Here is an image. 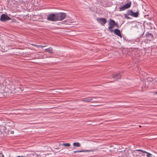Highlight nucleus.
<instances>
[{
	"mask_svg": "<svg viewBox=\"0 0 157 157\" xmlns=\"http://www.w3.org/2000/svg\"><path fill=\"white\" fill-rule=\"evenodd\" d=\"M57 21H62L66 17V15L64 13H56Z\"/></svg>",
	"mask_w": 157,
	"mask_h": 157,
	"instance_id": "1",
	"label": "nucleus"
},
{
	"mask_svg": "<svg viewBox=\"0 0 157 157\" xmlns=\"http://www.w3.org/2000/svg\"><path fill=\"white\" fill-rule=\"evenodd\" d=\"M47 19L49 21H57L56 13L49 14L48 15Z\"/></svg>",
	"mask_w": 157,
	"mask_h": 157,
	"instance_id": "2",
	"label": "nucleus"
},
{
	"mask_svg": "<svg viewBox=\"0 0 157 157\" xmlns=\"http://www.w3.org/2000/svg\"><path fill=\"white\" fill-rule=\"evenodd\" d=\"M115 22V21L111 19L109 20L108 24L109 26L108 27V29L111 33L113 31V30L112 29L114 27Z\"/></svg>",
	"mask_w": 157,
	"mask_h": 157,
	"instance_id": "3",
	"label": "nucleus"
},
{
	"mask_svg": "<svg viewBox=\"0 0 157 157\" xmlns=\"http://www.w3.org/2000/svg\"><path fill=\"white\" fill-rule=\"evenodd\" d=\"M127 15H130L133 17H138L139 14V11H137L136 12H133L132 10H128L127 12Z\"/></svg>",
	"mask_w": 157,
	"mask_h": 157,
	"instance_id": "4",
	"label": "nucleus"
},
{
	"mask_svg": "<svg viewBox=\"0 0 157 157\" xmlns=\"http://www.w3.org/2000/svg\"><path fill=\"white\" fill-rule=\"evenodd\" d=\"M97 20L101 25L104 26L106 23L107 21L105 18H97Z\"/></svg>",
	"mask_w": 157,
	"mask_h": 157,
	"instance_id": "5",
	"label": "nucleus"
},
{
	"mask_svg": "<svg viewBox=\"0 0 157 157\" xmlns=\"http://www.w3.org/2000/svg\"><path fill=\"white\" fill-rule=\"evenodd\" d=\"M11 19V18L3 14L1 15V17L0 18V20L2 21H5L7 20H10Z\"/></svg>",
	"mask_w": 157,
	"mask_h": 157,
	"instance_id": "6",
	"label": "nucleus"
},
{
	"mask_svg": "<svg viewBox=\"0 0 157 157\" xmlns=\"http://www.w3.org/2000/svg\"><path fill=\"white\" fill-rule=\"evenodd\" d=\"M4 88V85L0 83V98L4 96L3 94Z\"/></svg>",
	"mask_w": 157,
	"mask_h": 157,
	"instance_id": "7",
	"label": "nucleus"
},
{
	"mask_svg": "<svg viewBox=\"0 0 157 157\" xmlns=\"http://www.w3.org/2000/svg\"><path fill=\"white\" fill-rule=\"evenodd\" d=\"M96 98L95 97H90L83 99L82 101L83 102H90L94 98Z\"/></svg>",
	"mask_w": 157,
	"mask_h": 157,
	"instance_id": "8",
	"label": "nucleus"
},
{
	"mask_svg": "<svg viewBox=\"0 0 157 157\" xmlns=\"http://www.w3.org/2000/svg\"><path fill=\"white\" fill-rule=\"evenodd\" d=\"M121 75L119 73H115L113 75L112 78L115 79V81L118 79H120L121 78Z\"/></svg>",
	"mask_w": 157,
	"mask_h": 157,
	"instance_id": "9",
	"label": "nucleus"
},
{
	"mask_svg": "<svg viewBox=\"0 0 157 157\" xmlns=\"http://www.w3.org/2000/svg\"><path fill=\"white\" fill-rule=\"evenodd\" d=\"M114 33L119 36L121 38H122V36L121 34L120 30L117 29H115L113 30Z\"/></svg>",
	"mask_w": 157,
	"mask_h": 157,
	"instance_id": "10",
	"label": "nucleus"
},
{
	"mask_svg": "<svg viewBox=\"0 0 157 157\" xmlns=\"http://www.w3.org/2000/svg\"><path fill=\"white\" fill-rule=\"evenodd\" d=\"M145 36L146 38L149 39L150 40L152 39L154 37V36L151 33H150L148 32L146 33Z\"/></svg>",
	"mask_w": 157,
	"mask_h": 157,
	"instance_id": "11",
	"label": "nucleus"
},
{
	"mask_svg": "<svg viewBox=\"0 0 157 157\" xmlns=\"http://www.w3.org/2000/svg\"><path fill=\"white\" fill-rule=\"evenodd\" d=\"M95 149H91L90 150H79L74 151L73 152V153H76L77 152H89L90 151H95Z\"/></svg>",
	"mask_w": 157,
	"mask_h": 157,
	"instance_id": "12",
	"label": "nucleus"
},
{
	"mask_svg": "<svg viewBox=\"0 0 157 157\" xmlns=\"http://www.w3.org/2000/svg\"><path fill=\"white\" fill-rule=\"evenodd\" d=\"M131 5V2H129L126 3L124 5V6L125 8H126V9H127L130 8Z\"/></svg>",
	"mask_w": 157,
	"mask_h": 157,
	"instance_id": "13",
	"label": "nucleus"
},
{
	"mask_svg": "<svg viewBox=\"0 0 157 157\" xmlns=\"http://www.w3.org/2000/svg\"><path fill=\"white\" fill-rule=\"evenodd\" d=\"M6 130V128L5 126L3 125L0 126V131L1 132H4Z\"/></svg>",
	"mask_w": 157,
	"mask_h": 157,
	"instance_id": "14",
	"label": "nucleus"
},
{
	"mask_svg": "<svg viewBox=\"0 0 157 157\" xmlns=\"http://www.w3.org/2000/svg\"><path fill=\"white\" fill-rule=\"evenodd\" d=\"M37 156L36 153H31L27 155V157H37Z\"/></svg>",
	"mask_w": 157,
	"mask_h": 157,
	"instance_id": "15",
	"label": "nucleus"
},
{
	"mask_svg": "<svg viewBox=\"0 0 157 157\" xmlns=\"http://www.w3.org/2000/svg\"><path fill=\"white\" fill-rule=\"evenodd\" d=\"M52 47H49L45 49V51L48 52L49 53H52L53 52H52Z\"/></svg>",
	"mask_w": 157,
	"mask_h": 157,
	"instance_id": "16",
	"label": "nucleus"
},
{
	"mask_svg": "<svg viewBox=\"0 0 157 157\" xmlns=\"http://www.w3.org/2000/svg\"><path fill=\"white\" fill-rule=\"evenodd\" d=\"M73 145L74 146L78 147L81 146V144L78 142H75L73 143Z\"/></svg>",
	"mask_w": 157,
	"mask_h": 157,
	"instance_id": "17",
	"label": "nucleus"
},
{
	"mask_svg": "<svg viewBox=\"0 0 157 157\" xmlns=\"http://www.w3.org/2000/svg\"><path fill=\"white\" fill-rule=\"evenodd\" d=\"M119 9L120 11H123L126 9L124 6H121V7H119Z\"/></svg>",
	"mask_w": 157,
	"mask_h": 157,
	"instance_id": "18",
	"label": "nucleus"
},
{
	"mask_svg": "<svg viewBox=\"0 0 157 157\" xmlns=\"http://www.w3.org/2000/svg\"><path fill=\"white\" fill-rule=\"evenodd\" d=\"M61 145L67 147H69L71 146V145L69 143H63V144H61Z\"/></svg>",
	"mask_w": 157,
	"mask_h": 157,
	"instance_id": "19",
	"label": "nucleus"
},
{
	"mask_svg": "<svg viewBox=\"0 0 157 157\" xmlns=\"http://www.w3.org/2000/svg\"><path fill=\"white\" fill-rule=\"evenodd\" d=\"M136 151H140V152H141L142 153H145V152H146V151H143V150H140V149H137V150H135Z\"/></svg>",
	"mask_w": 157,
	"mask_h": 157,
	"instance_id": "20",
	"label": "nucleus"
},
{
	"mask_svg": "<svg viewBox=\"0 0 157 157\" xmlns=\"http://www.w3.org/2000/svg\"><path fill=\"white\" fill-rule=\"evenodd\" d=\"M127 14H124V17L128 19H129L131 18L127 16Z\"/></svg>",
	"mask_w": 157,
	"mask_h": 157,
	"instance_id": "21",
	"label": "nucleus"
},
{
	"mask_svg": "<svg viewBox=\"0 0 157 157\" xmlns=\"http://www.w3.org/2000/svg\"><path fill=\"white\" fill-rule=\"evenodd\" d=\"M114 26H116L117 28H119V25L117 22H116L115 21Z\"/></svg>",
	"mask_w": 157,
	"mask_h": 157,
	"instance_id": "22",
	"label": "nucleus"
},
{
	"mask_svg": "<svg viewBox=\"0 0 157 157\" xmlns=\"http://www.w3.org/2000/svg\"><path fill=\"white\" fill-rule=\"evenodd\" d=\"M114 26H116L117 28H119V25L117 22H116L115 21Z\"/></svg>",
	"mask_w": 157,
	"mask_h": 157,
	"instance_id": "23",
	"label": "nucleus"
},
{
	"mask_svg": "<svg viewBox=\"0 0 157 157\" xmlns=\"http://www.w3.org/2000/svg\"><path fill=\"white\" fill-rule=\"evenodd\" d=\"M145 153H146L147 154V157H150V156L151 155H152V154H151L148 153V152H147L146 151V152H145Z\"/></svg>",
	"mask_w": 157,
	"mask_h": 157,
	"instance_id": "24",
	"label": "nucleus"
},
{
	"mask_svg": "<svg viewBox=\"0 0 157 157\" xmlns=\"http://www.w3.org/2000/svg\"><path fill=\"white\" fill-rule=\"evenodd\" d=\"M45 46H42V45H38L37 48L40 47L42 48H44V47H45Z\"/></svg>",
	"mask_w": 157,
	"mask_h": 157,
	"instance_id": "25",
	"label": "nucleus"
},
{
	"mask_svg": "<svg viewBox=\"0 0 157 157\" xmlns=\"http://www.w3.org/2000/svg\"><path fill=\"white\" fill-rule=\"evenodd\" d=\"M32 45H33V46H35V47H38V45H37L32 44Z\"/></svg>",
	"mask_w": 157,
	"mask_h": 157,
	"instance_id": "26",
	"label": "nucleus"
},
{
	"mask_svg": "<svg viewBox=\"0 0 157 157\" xmlns=\"http://www.w3.org/2000/svg\"><path fill=\"white\" fill-rule=\"evenodd\" d=\"M17 157H24V156H17Z\"/></svg>",
	"mask_w": 157,
	"mask_h": 157,
	"instance_id": "27",
	"label": "nucleus"
},
{
	"mask_svg": "<svg viewBox=\"0 0 157 157\" xmlns=\"http://www.w3.org/2000/svg\"><path fill=\"white\" fill-rule=\"evenodd\" d=\"M155 94H157V92H155Z\"/></svg>",
	"mask_w": 157,
	"mask_h": 157,
	"instance_id": "28",
	"label": "nucleus"
},
{
	"mask_svg": "<svg viewBox=\"0 0 157 157\" xmlns=\"http://www.w3.org/2000/svg\"><path fill=\"white\" fill-rule=\"evenodd\" d=\"M2 157H4V155H2Z\"/></svg>",
	"mask_w": 157,
	"mask_h": 157,
	"instance_id": "29",
	"label": "nucleus"
}]
</instances>
